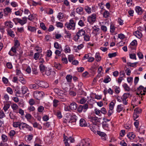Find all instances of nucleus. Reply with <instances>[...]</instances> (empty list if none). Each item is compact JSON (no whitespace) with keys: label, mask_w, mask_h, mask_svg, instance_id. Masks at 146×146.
<instances>
[{"label":"nucleus","mask_w":146,"mask_h":146,"mask_svg":"<svg viewBox=\"0 0 146 146\" xmlns=\"http://www.w3.org/2000/svg\"><path fill=\"white\" fill-rule=\"evenodd\" d=\"M61 46L58 43V42H55L54 44V47L56 49H58L60 47V46Z\"/></svg>","instance_id":"obj_52"},{"label":"nucleus","mask_w":146,"mask_h":146,"mask_svg":"<svg viewBox=\"0 0 146 146\" xmlns=\"http://www.w3.org/2000/svg\"><path fill=\"white\" fill-rule=\"evenodd\" d=\"M54 66V67L56 68L58 70H60L61 69V65L59 63L58 64L55 63Z\"/></svg>","instance_id":"obj_43"},{"label":"nucleus","mask_w":146,"mask_h":146,"mask_svg":"<svg viewBox=\"0 0 146 146\" xmlns=\"http://www.w3.org/2000/svg\"><path fill=\"white\" fill-rule=\"evenodd\" d=\"M59 101L56 99H54L53 100V106L55 107H56L58 105Z\"/></svg>","instance_id":"obj_31"},{"label":"nucleus","mask_w":146,"mask_h":146,"mask_svg":"<svg viewBox=\"0 0 146 146\" xmlns=\"http://www.w3.org/2000/svg\"><path fill=\"white\" fill-rule=\"evenodd\" d=\"M97 134L100 136L104 137L106 135V134L104 132L100 131H97Z\"/></svg>","instance_id":"obj_37"},{"label":"nucleus","mask_w":146,"mask_h":146,"mask_svg":"<svg viewBox=\"0 0 146 146\" xmlns=\"http://www.w3.org/2000/svg\"><path fill=\"white\" fill-rule=\"evenodd\" d=\"M101 29L104 32H106L107 31V28L105 25H101Z\"/></svg>","instance_id":"obj_57"},{"label":"nucleus","mask_w":146,"mask_h":146,"mask_svg":"<svg viewBox=\"0 0 146 146\" xmlns=\"http://www.w3.org/2000/svg\"><path fill=\"white\" fill-rule=\"evenodd\" d=\"M117 55V52H115L112 53H109L108 54V56L110 58L115 57Z\"/></svg>","instance_id":"obj_38"},{"label":"nucleus","mask_w":146,"mask_h":146,"mask_svg":"<svg viewBox=\"0 0 146 146\" xmlns=\"http://www.w3.org/2000/svg\"><path fill=\"white\" fill-rule=\"evenodd\" d=\"M44 110V108L42 106H40L38 109V112H41Z\"/></svg>","instance_id":"obj_59"},{"label":"nucleus","mask_w":146,"mask_h":146,"mask_svg":"<svg viewBox=\"0 0 146 146\" xmlns=\"http://www.w3.org/2000/svg\"><path fill=\"white\" fill-rule=\"evenodd\" d=\"M21 89L22 91V93L23 94H25L26 93L27 91H28L27 88L25 86H23L21 88Z\"/></svg>","instance_id":"obj_17"},{"label":"nucleus","mask_w":146,"mask_h":146,"mask_svg":"<svg viewBox=\"0 0 146 146\" xmlns=\"http://www.w3.org/2000/svg\"><path fill=\"white\" fill-rule=\"evenodd\" d=\"M78 25L82 27L85 26L84 22L81 20H80L78 23Z\"/></svg>","instance_id":"obj_60"},{"label":"nucleus","mask_w":146,"mask_h":146,"mask_svg":"<svg viewBox=\"0 0 146 146\" xmlns=\"http://www.w3.org/2000/svg\"><path fill=\"white\" fill-rule=\"evenodd\" d=\"M33 127L35 128H37L40 129H42V127L39 125V124L36 122H34L33 124Z\"/></svg>","instance_id":"obj_25"},{"label":"nucleus","mask_w":146,"mask_h":146,"mask_svg":"<svg viewBox=\"0 0 146 146\" xmlns=\"http://www.w3.org/2000/svg\"><path fill=\"white\" fill-rule=\"evenodd\" d=\"M135 10L136 12L139 15H141L144 11L139 6H137L135 7Z\"/></svg>","instance_id":"obj_3"},{"label":"nucleus","mask_w":146,"mask_h":146,"mask_svg":"<svg viewBox=\"0 0 146 146\" xmlns=\"http://www.w3.org/2000/svg\"><path fill=\"white\" fill-rule=\"evenodd\" d=\"M28 30L31 32H34L36 31V28L34 27L29 26H28Z\"/></svg>","instance_id":"obj_24"},{"label":"nucleus","mask_w":146,"mask_h":146,"mask_svg":"<svg viewBox=\"0 0 146 146\" xmlns=\"http://www.w3.org/2000/svg\"><path fill=\"white\" fill-rule=\"evenodd\" d=\"M40 70L42 73L44 72L45 70V66L44 65L42 64H40L39 66Z\"/></svg>","instance_id":"obj_19"},{"label":"nucleus","mask_w":146,"mask_h":146,"mask_svg":"<svg viewBox=\"0 0 146 146\" xmlns=\"http://www.w3.org/2000/svg\"><path fill=\"white\" fill-rule=\"evenodd\" d=\"M42 119L44 121H46L49 119V117L47 115H45L43 117Z\"/></svg>","instance_id":"obj_63"},{"label":"nucleus","mask_w":146,"mask_h":146,"mask_svg":"<svg viewBox=\"0 0 146 146\" xmlns=\"http://www.w3.org/2000/svg\"><path fill=\"white\" fill-rule=\"evenodd\" d=\"M57 17L59 20H60L62 19L64 17V15L62 13L60 12L58 13V15L57 16Z\"/></svg>","instance_id":"obj_45"},{"label":"nucleus","mask_w":146,"mask_h":146,"mask_svg":"<svg viewBox=\"0 0 146 146\" xmlns=\"http://www.w3.org/2000/svg\"><path fill=\"white\" fill-rule=\"evenodd\" d=\"M82 107L83 109V112H85L88 108V104L87 103L84 104L83 106L82 105Z\"/></svg>","instance_id":"obj_35"},{"label":"nucleus","mask_w":146,"mask_h":146,"mask_svg":"<svg viewBox=\"0 0 146 146\" xmlns=\"http://www.w3.org/2000/svg\"><path fill=\"white\" fill-rule=\"evenodd\" d=\"M84 9L88 14L91 13V9L88 6H85L84 7Z\"/></svg>","instance_id":"obj_22"},{"label":"nucleus","mask_w":146,"mask_h":146,"mask_svg":"<svg viewBox=\"0 0 146 146\" xmlns=\"http://www.w3.org/2000/svg\"><path fill=\"white\" fill-rule=\"evenodd\" d=\"M40 26L41 29L44 30H46L47 29L46 27L43 23H40Z\"/></svg>","instance_id":"obj_41"},{"label":"nucleus","mask_w":146,"mask_h":146,"mask_svg":"<svg viewBox=\"0 0 146 146\" xmlns=\"http://www.w3.org/2000/svg\"><path fill=\"white\" fill-rule=\"evenodd\" d=\"M100 111L102 113L104 114H106L107 113L106 109L104 107L101 108Z\"/></svg>","instance_id":"obj_58"},{"label":"nucleus","mask_w":146,"mask_h":146,"mask_svg":"<svg viewBox=\"0 0 146 146\" xmlns=\"http://www.w3.org/2000/svg\"><path fill=\"white\" fill-rule=\"evenodd\" d=\"M88 118L90 119V120L92 122H93L94 121H96L97 120V119L98 118L96 116L95 117H93L90 115L89 116Z\"/></svg>","instance_id":"obj_20"},{"label":"nucleus","mask_w":146,"mask_h":146,"mask_svg":"<svg viewBox=\"0 0 146 146\" xmlns=\"http://www.w3.org/2000/svg\"><path fill=\"white\" fill-rule=\"evenodd\" d=\"M72 78V76L70 75H67L66 77V79L68 82H71Z\"/></svg>","instance_id":"obj_27"},{"label":"nucleus","mask_w":146,"mask_h":146,"mask_svg":"<svg viewBox=\"0 0 146 146\" xmlns=\"http://www.w3.org/2000/svg\"><path fill=\"white\" fill-rule=\"evenodd\" d=\"M80 125L81 127H86L87 126V124L84 119H81L80 121Z\"/></svg>","instance_id":"obj_8"},{"label":"nucleus","mask_w":146,"mask_h":146,"mask_svg":"<svg viewBox=\"0 0 146 146\" xmlns=\"http://www.w3.org/2000/svg\"><path fill=\"white\" fill-rule=\"evenodd\" d=\"M111 80V79L110 77L108 76H107V77L105 78L103 80V82L105 83H107L110 82Z\"/></svg>","instance_id":"obj_28"},{"label":"nucleus","mask_w":146,"mask_h":146,"mask_svg":"<svg viewBox=\"0 0 146 146\" xmlns=\"http://www.w3.org/2000/svg\"><path fill=\"white\" fill-rule=\"evenodd\" d=\"M19 80L23 84H25L26 83V81L25 79L23 77H20Z\"/></svg>","instance_id":"obj_48"},{"label":"nucleus","mask_w":146,"mask_h":146,"mask_svg":"<svg viewBox=\"0 0 146 146\" xmlns=\"http://www.w3.org/2000/svg\"><path fill=\"white\" fill-rule=\"evenodd\" d=\"M20 43L18 40H15L14 43V46L16 48H17L20 45Z\"/></svg>","instance_id":"obj_50"},{"label":"nucleus","mask_w":146,"mask_h":146,"mask_svg":"<svg viewBox=\"0 0 146 146\" xmlns=\"http://www.w3.org/2000/svg\"><path fill=\"white\" fill-rule=\"evenodd\" d=\"M78 105L75 102H73L70 104V107L71 110H76L77 108Z\"/></svg>","instance_id":"obj_5"},{"label":"nucleus","mask_w":146,"mask_h":146,"mask_svg":"<svg viewBox=\"0 0 146 146\" xmlns=\"http://www.w3.org/2000/svg\"><path fill=\"white\" fill-rule=\"evenodd\" d=\"M8 68L11 69L12 67V65L11 63L10 62H7L6 64Z\"/></svg>","instance_id":"obj_64"},{"label":"nucleus","mask_w":146,"mask_h":146,"mask_svg":"<svg viewBox=\"0 0 146 146\" xmlns=\"http://www.w3.org/2000/svg\"><path fill=\"white\" fill-rule=\"evenodd\" d=\"M13 110H16L18 109V106L16 104H14L11 106Z\"/></svg>","instance_id":"obj_56"},{"label":"nucleus","mask_w":146,"mask_h":146,"mask_svg":"<svg viewBox=\"0 0 146 146\" xmlns=\"http://www.w3.org/2000/svg\"><path fill=\"white\" fill-rule=\"evenodd\" d=\"M80 37L79 34H77V33H76V35L73 38V40L76 42L80 38Z\"/></svg>","instance_id":"obj_46"},{"label":"nucleus","mask_w":146,"mask_h":146,"mask_svg":"<svg viewBox=\"0 0 146 146\" xmlns=\"http://www.w3.org/2000/svg\"><path fill=\"white\" fill-rule=\"evenodd\" d=\"M56 26L58 27L62 28L63 27V24L62 23L60 22H57Z\"/></svg>","instance_id":"obj_62"},{"label":"nucleus","mask_w":146,"mask_h":146,"mask_svg":"<svg viewBox=\"0 0 146 146\" xmlns=\"http://www.w3.org/2000/svg\"><path fill=\"white\" fill-rule=\"evenodd\" d=\"M109 12L106 10L105 11L103 14V17L105 18L108 17L109 16Z\"/></svg>","instance_id":"obj_29"},{"label":"nucleus","mask_w":146,"mask_h":146,"mask_svg":"<svg viewBox=\"0 0 146 146\" xmlns=\"http://www.w3.org/2000/svg\"><path fill=\"white\" fill-rule=\"evenodd\" d=\"M9 101H7L6 102V104H4L3 109L5 112H6L10 107V105L9 103Z\"/></svg>","instance_id":"obj_12"},{"label":"nucleus","mask_w":146,"mask_h":146,"mask_svg":"<svg viewBox=\"0 0 146 146\" xmlns=\"http://www.w3.org/2000/svg\"><path fill=\"white\" fill-rule=\"evenodd\" d=\"M15 132L14 130H12L10 131L9 133V135L10 136L11 138H12L13 137L15 134Z\"/></svg>","instance_id":"obj_42"},{"label":"nucleus","mask_w":146,"mask_h":146,"mask_svg":"<svg viewBox=\"0 0 146 146\" xmlns=\"http://www.w3.org/2000/svg\"><path fill=\"white\" fill-rule=\"evenodd\" d=\"M8 34L12 37L13 38L15 36V34H13L14 32L11 29H8L7 30Z\"/></svg>","instance_id":"obj_10"},{"label":"nucleus","mask_w":146,"mask_h":146,"mask_svg":"<svg viewBox=\"0 0 146 146\" xmlns=\"http://www.w3.org/2000/svg\"><path fill=\"white\" fill-rule=\"evenodd\" d=\"M127 137L130 140L134 139L135 137V135L133 132H130L128 133L127 135Z\"/></svg>","instance_id":"obj_7"},{"label":"nucleus","mask_w":146,"mask_h":146,"mask_svg":"<svg viewBox=\"0 0 146 146\" xmlns=\"http://www.w3.org/2000/svg\"><path fill=\"white\" fill-rule=\"evenodd\" d=\"M142 111V109L139 108H136L134 110V113L139 114Z\"/></svg>","instance_id":"obj_21"},{"label":"nucleus","mask_w":146,"mask_h":146,"mask_svg":"<svg viewBox=\"0 0 146 146\" xmlns=\"http://www.w3.org/2000/svg\"><path fill=\"white\" fill-rule=\"evenodd\" d=\"M56 115L59 119H60L62 117L61 115V112L60 111H58Z\"/></svg>","instance_id":"obj_49"},{"label":"nucleus","mask_w":146,"mask_h":146,"mask_svg":"<svg viewBox=\"0 0 146 146\" xmlns=\"http://www.w3.org/2000/svg\"><path fill=\"white\" fill-rule=\"evenodd\" d=\"M129 57L131 59H136V54H129Z\"/></svg>","instance_id":"obj_47"},{"label":"nucleus","mask_w":146,"mask_h":146,"mask_svg":"<svg viewBox=\"0 0 146 146\" xmlns=\"http://www.w3.org/2000/svg\"><path fill=\"white\" fill-rule=\"evenodd\" d=\"M84 38V40L85 41H89L90 40V36L87 34L85 35Z\"/></svg>","instance_id":"obj_33"},{"label":"nucleus","mask_w":146,"mask_h":146,"mask_svg":"<svg viewBox=\"0 0 146 146\" xmlns=\"http://www.w3.org/2000/svg\"><path fill=\"white\" fill-rule=\"evenodd\" d=\"M133 34L135 36L139 39L141 38L142 36V33L138 31L134 32L133 33Z\"/></svg>","instance_id":"obj_6"},{"label":"nucleus","mask_w":146,"mask_h":146,"mask_svg":"<svg viewBox=\"0 0 146 146\" xmlns=\"http://www.w3.org/2000/svg\"><path fill=\"white\" fill-rule=\"evenodd\" d=\"M76 12L80 15H83L84 12H83V8L81 7H79L76 9Z\"/></svg>","instance_id":"obj_9"},{"label":"nucleus","mask_w":146,"mask_h":146,"mask_svg":"<svg viewBox=\"0 0 146 146\" xmlns=\"http://www.w3.org/2000/svg\"><path fill=\"white\" fill-rule=\"evenodd\" d=\"M13 127H19V128L20 129H21V123L19 122H13Z\"/></svg>","instance_id":"obj_15"},{"label":"nucleus","mask_w":146,"mask_h":146,"mask_svg":"<svg viewBox=\"0 0 146 146\" xmlns=\"http://www.w3.org/2000/svg\"><path fill=\"white\" fill-rule=\"evenodd\" d=\"M2 140L4 142L8 140V138L7 136L4 134H2L1 135Z\"/></svg>","instance_id":"obj_40"},{"label":"nucleus","mask_w":146,"mask_h":146,"mask_svg":"<svg viewBox=\"0 0 146 146\" xmlns=\"http://www.w3.org/2000/svg\"><path fill=\"white\" fill-rule=\"evenodd\" d=\"M96 15L94 13L91 16H89L88 18V21L90 23L95 21L96 19Z\"/></svg>","instance_id":"obj_2"},{"label":"nucleus","mask_w":146,"mask_h":146,"mask_svg":"<svg viewBox=\"0 0 146 146\" xmlns=\"http://www.w3.org/2000/svg\"><path fill=\"white\" fill-rule=\"evenodd\" d=\"M7 92L11 94H12L13 93V91L11 88L10 87H7Z\"/></svg>","instance_id":"obj_55"},{"label":"nucleus","mask_w":146,"mask_h":146,"mask_svg":"<svg viewBox=\"0 0 146 146\" xmlns=\"http://www.w3.org/2000/svg\"><path fill=\"white\" fill-rule=\"evenodd\" d=\"M64 33L67 34L66 36H65V38H68L70 39L71 38V34L69 33V31H67L65 29H64Z\"/></svg>","instance_id":"obj_16"},{"label":"nucleus","mask_w":146,"mask_h":146,"mask_svg":"<svg viewBox=\"0 0 146 146\" xmlns=\"http://www.w3.org/2000/svg\"><path fill=\"white\" fill-rule=\"evenodd\" d=\"M29 103L31 106H32L35 104V102L34 100L32 99H31L29 101Z\"/></svg>","instance_id":"obj_54"},{"label":"nucleus","mask_w":146,"mask_h":146,"mask_svg":"<svg viewBox=\"0 0 146 146\" xmlns=\"http://www.w3.org/2000/svg\"><path fill=\"white\" fill-rule=\"evenodd\" d=\"M78 95H84L85 94V92L83 90L81 87H79L77 91Z\"/></svg>","instance_id":"obj_14"},{"label":"nucleus","mask_w":146,"mask_h":146,"mask_svg":"<svg viewBox=\"0 0 146 146\" xmlns=\"http://www.w3.org/2000/svg\"><path fill=\"white\" fill-rule=\"evenodd\" d=\"M121 104L118 105L117 106V112H120L123 110V108L121 107Z\"/></svg>","instance_id":"obj_30"},{"label":"nucleus","mask_w":146,"mask_h":146,"mask_svg":"<svg viewBox=\"0 0 146 146\" xmlns=\"http://www.w3.org/2000/svg\"><path fill=\"white\" fill-rule=\"evenodd\" d=\"M12 22L11 21H6L5 22V24L6 26L10 28H12L13 27V25L11 24Z\"/></svg>","instance_id":"obj_18"},{"label":"nucleus","mask_w":146,"mask_h":146,"mask_svg":"<svg viewBox=\"0 0 146 146\" xmlns=\"http://www.w3.org/2000/svg\"><path fill=\"white\" fill-rule=\"evenodd\" d=\"M54 92L56 93L58 95H60V94H59V92H63V91L62 90H60L58 88H55L54 90Z\"/></svg>","instance_id":"obj_44"},{"label":"nucleus","mask_w":146,"mask_h":146,"mask_svg":"<svg viewBox=\"0 0 146 146\" xmlns=\"http://www.w3.org/2000/svg\"><path fill=\"white\" fill-rule=\"evenodd\" d=\"M77 33V34H79L80 36H84L85 35V31L82 29L79 30L78 32Z\"/></svg>","instance_id":"obj_13"},{"label":"nucleus","mask_w":146,"mask_h":146,"mask_svg":"<svg viewBox=\"0 0 146 146\" xmlns=\"http://www.w3.org/2000/svg\"><path fill=\"white\" fill-rule=\"evenodd\" d=\"M77 111L79 113H80L82 112V111H83V108L82 107V105H80L77 108Z\"/></svg>","instance_id":"obj_34"},{"label":"nucleus","mask_w":146,"mask_h":146,"mask_svg":"<svg viewBox=\"0 0 146 146\" xmlns=\"http://www.w3.org/2000/svg\"><path fill=\"white\" fill-rule=\"evenodd\" d=\"M123 86L124 88L125 91H130V88L126 83H125L123 85Z\"/></svg>","instance_id":"obj_26"},{"label":"nucleus","mask_w":146,"mask_h":146,"mask_svg":"<svg viewBox=\"0 0 146 146\" xmlns=\"http://www.w3.org/2000/svg\"><path fill=\"white\" fill-rule=\"evenodd\" d=\"M39 86L46 88L48 87V84L46 82L41 81L39 84Z\"/></svg>","instance_id":"obj_4"},{"label":"nucleus","mask_w":146,"mask_h":146,"mask_svg":"<svg viewBox=\"0 0 146 146\" xmlns=\"http://www.w3.org/2000/svg\"><path fill=\"white\" fill-rule=\"evenodd\" d=\"M130 45L133 46L137 45V42L136 40H133L131 43Z\"/></svg>","instance_id":"obj_61"},{"label":"nucleus","mask_w":146,"mask_h":146,"mask_svg":"<svg viewBox=\"0 0 146 146\" xmlns=\"http://www.w3.org/2000/svg\"><path fill=\"white\" fill-rule=\"evenodd\" d=\"M115 105V104L113 102H111L109 104V109L111 110H113Z\"/></svg>","instance_id":"obj_36"},{"label":"nucleus","mask_w":146,"mask_h":146,"mask_svg":"<svg viewBox=\"0 0 146 146\" xmlns=\"http://www.w3.org/2000/svg\"><path fill=\"white\" fill-rule=\"evenodd\" d=\"M36 94L37 96H38L40 98H42L43 96V95L44 94V93L42 91H39L38 92V93H36Z\"/></svg>","instance_id":"obj_39"},{"label":"nucleus","mask_w":146,"mask_h":146,"mask_svg":"<svg viewBox=\"0 0 146 146\" xmlns=\"http://www.w3.org/2000/svg\"><path fill=\"white\" fill-rule=\"evenodd\" d=\"M76 117L75 115H73L72 116H71L70 120L68 121V122L69 123L76 122L77 120Z\"/></svg>","instance_id":"obj_11"},{"label":"nucleus","mask_w":146,"mask_h":146,"mask_svg":"<svg viewBox=\"0 0 146 146\" xmlns=\"http://www.w3.org/2000/svg\"><path fill=\"white\" fill-rule=\"evenodd\" d=\"M45 71V73L47 76H48L50 75L52 72L51 69H49V68H48V69H47L46 68Z\"/></svg>","instance_id":"obj_32"},{"label":"nucleus","mask_w":146,"mask_h":146,"mask_svg":"<svg viewBox=\"0 0 146 146\" xmlns=\"http://www.w3.org/2000/svg\"><path fill=\"white\" fill-rule=\"evenodd\" d=\"M95 58H96V60L98 62L100 61L101 59V56L100 55V54L98 53H96V54Z\"/></svg>","instance_id":"obj_23"},{"label":"nucleus","mask_w":146,"mask_h":146,"mask_svg":"<svg viewBox=\"0 0 146 146\" xmlns=\"http://www.w3.org/2000/svg\"><path fill=\"white\" fill-rule=\"evenodd\" d=\"M40 56L39 53V52H36L34 54V58L35 60H37L39 58Z\"/></svg>","instance_id":"obj_51"},{"label":"nucleus","mask_w":146,"mask_h":146,"mask_svg":"<svg viewBox=\"0 0 146 146\" xmlns=\"http://www.w3.org/2000/svg\"><path fill=\"white\" fill-rule=\"evenodd\" d=\"M137 54L139 59H142L143 58V55L142 53L140 52H138Z\"/></svg>","instance_id":"obj_53"},{"label":"nucleus","mask_w":146,"mask_h":146,"mask_svg":"<svg viewBox=\"0 0 146 146\" xmlns=\"http://www.w3.org/2000/svg\"><path fill=\"white\" fill-rule=\"evenodd\" d=\"M76 23L74 22V21L72 19H71L69 21V23L66 22L65 24V26L67 27L68 30H71L72 28L73 27V30H74L75 29Z\"/></svg>","instance_id":"obj_1"}]
</instances>
